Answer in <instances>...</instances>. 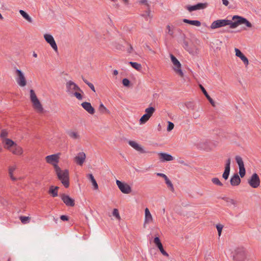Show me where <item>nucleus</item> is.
<instances>
[{"label":"nucleus","mask_w":261,"mask_h":261,"mask_svg":"<svg viewBox=\"0 0 261 261\" xmlns=\"http://www.w3.org/2000/svg\"><path fill=\"white\" fill-rule=\"evenodd\" d=\"M66 92L71 96H74L79 100H82L83 96L81 93H83L81 88L73 82L69 81L66 83Z\"/></svg>","instance_id":"f257e3e1"},{"label":"nucleus","mask_w":261,"mask_h":261,"mask_svg":"<svg viewBox=\"0 0 261 261\" xmlns=\"http://www.w3.org/2000/svg\"><path fill=\"white\" fill-rule=\"evenodd\" d=\"M30 99L33 110L38 114H42L45 112L43 105L37 97L35 91L33 89L30 91Z\"/></svg>","instance_id":"f03ea898"},{"label":"nucleus","mask_w":261,"mask_h":261,"mask_svg":"<svg viewBox=\"0 0 261 261\" xmlns=\"http://www.w3.org/2000/svg\"><path fill=\"white\" fill-rule=\"evenodd\" d=\"M58 179L65 188L69 186V171L67 169L62 170L60 167L55 170Z\"/></svg>","instance_id":"7ed1b4c3"},{"label":"nucleus","mask_w":261,"mask_h":261,"mask_svg":"<svg viewBox=\"0 0 261 261\" xmlns=\"http://www.w3.org/2000/svg\"><path fill=\"white\" fill-rule=\"evenodd\" d=\"M234 21L228 19H218L213 22L211 25V29H216L221 27L229 25L231 29H234Z\"/></svg>","instance_id":"20e7f679"},{"label":"nucleus","mask_w":261,"mask_h":261,"mask_svg":"<svg viewBox=\"0 0 261 261\" xmlns=\"http://www.w3.org/2000/svg\"><path fill=\"white\" fill-rule=\"evenodd\" d=\"M15 79L17 84L20 87H24L27 85V80L24 73L20 69L15 71Z\"/></svg>","instance_id":"39448f33"},{"label":"nucleus","mask_w":261,"mask_h":261,"mask_svg":"<svg viewBox=\"0 0 261 261\" xmlns=\"http://www.w3.org/2000/svg\"><path fill=\"white\" fill-rule=\"evenodd\" d=\"M60 156V153L53 154L46 156L45 160L47 164L52 165L55 170L60 167L58 166Z\"/></svg>","instance_id":"423d86ee"},{"label":"nucleus","mask_w":261,"mask_h":261,"mask_svg":"<svg viewBox=\"0 0 261 261\" xmlns=\"http://www.w3.org/2000/svg\"><path fill=\"white\" fill-rule=\"evenodd\" d=\"M232 20L234 21V29L237 28L239 25L244 24L247 27L251 28L252 27V24L246 18L234 15L232 17Z\"/></svg>","instance_id":"0eeeda50"},{"label":"nucleus","mask_w":261,"mask_h":261,"mask_svg":"<svg viewBox=\"0 0 261 261\" xmlns=\"http://www.w3.org/2000/svg\"><path fill=\"white\" fill-rule=\"evenodd\" d=\"M233 259L236 261H243L246 258V253L243 247L236 248L232 253Z\"/></svg>","instance_id":"6e6552de"},{"label":"nucleus","mask_w":261,"mask_h":261,"mask_svg":"<svg viewBox=\"0 0 261 261\" xmlns=\"http://www.w3.org/2000/svg\"><path fill=\"white\" fill-rule=\"evenodd\" d=\"M247 181L249 186L253 188H258L260 182L259 177L256 173L252 174L248 179Z\"/></svg>","instance_id":"1a4fd4ad"},{"label":"nucleus","mask_w":261,"mask_h":261,"mask_svg":"<svg viewBox=\"0 0 261 261\" xmlns=\"http://www.w3.org/2000/svg\"><path fill=\"white\" fill-rule=\"evenodd\" d=\"M116 185L119 190L124 194H129L132 192V188L129 185L125 182H121L119 180H116Z\"/></svg>","instance_id":"9d476101"},{"label":"nucleus","mask_w":261,"mask_h":261,"mask_svg":"<svg viewBox=\"0 0 261 261\" xmlns=\"http://www.w3.org/2000/svg\"><path fill=\"white\" fill-rule=\"evenodd\" d=\"M235 160L239 166V175L241 178H243L245 176V175L246 174V170H245V168L244 167V162L243 161V159L240 156L237 155L235 157Z\"/></svg>","instance_id":"9b49d317"},{"label":"nucleus","mask_w":261,"mask_h":261,"mask_svg":"<svg viewBox=\"0 0 261 261\" xmlns=\"http://www.w3.org/2000/svg\"><path fill=\"white\" fill-rule=\"evenodd\" d=\"M207 7V4L205 3H198L193 6H187L186 7V9L190 12L194 11L202 10L206 8Z\"/></svg>","instance_id":"f8f14e48"},{"label":"nucleus","mask_w":261,"mask_h":261,"mask_svg":"<svg viewBox=\"0 0 261 261\" xmlns=\"http://www.w3.org/2000/svg\"><path fill=\"white\" fill-rule=\"evenodd\" d=\"M44 38L45 41L50 44L53 49L55 51H58V46L52 35L48 34L44 35Z\"/></svg>","instance_id":"ddd939ff"},{"label":"nucleus","mask_w":261,"mask_h":261,"mask_svg":"<svg viewBox=\"0 0 261 261\" xmlns=\"http://www.w3.org/2000/svg\"><path fill=\"white\" fill-rule=\"evenodd\" d=\"M153 221V218L151 214L150 213L149 209L148 208H146L145 209V216L143 224L144 227H145L146 225L151 223Z\"/></svg>","instance_id":"4468645a"},{"label":"nucleus","mask_w":261,"mask_h":261,"mask_svg":"<svg viewBox=\"0 0 261 261\" xmlns=\"http://www.w3.org/2000/svg\"><path fill=\"white\" fill-rule=\"evenodd\" d=\"M86 154L84 152H79L74 158V162L79 165L82 166L85 161Z\"/></svg>","instance_id":"2eb2a0df"},{"label":"nucleus","mask_w":261,"mask_h":261,"mask_svg":"<svg viewBox=\"0 0 261 261\" xmlns=\"http://www.w3.org/2000/svg\"><path fill=\"white\" fill-rule=\"evenodd\" d=\"M10 151L16 155H22L23 153V148L17 144L15 143L13 147L10 150Z\"/></svg>","instance_id":"dca6fc26"},{"label":"nucleus","mask_w":261,"mask_h":261,"mask_svg":"<svg viewBox=\"0 0 261 261\" xmlns=\"http://www.w3.org/2000/svg\"><path fill=\"white\" fill-rule=\"evenodd\" d=\"M61 199L67 206H73L75 204L74 200L68 195L62 194L61 196Z\"/></svg>","instance_id":"f3484780"},{"label":"nucleus","mask_w":261,"mask_h":261,"mask_svg":"<svg viewBox=\"0 0 261 261\" xmlns=\"http://www.w3.org/2000/svg\"><path fill=\"white\" fill-rule=\"evenodd\" d=\"M128 143L132 147L140 153H144L146 152L143 148L137 142L129 140L128 141Z\"/></svg>","instance_id":"a211bd4d"},{"label":"nucleus","mask_w":261,"mask_h":261,"mask_svg":"<svg viewBox=\"0 0 261 261\" xmlns=\"http://www.w3.org/2000/svg\"><path fill=\"white\" fill-rule=\"evenodd\" d=\"M175 31V26L169 23L166 26L165 33L167 35L173 38L174 37Z\"/></svg>","instance_id":"6ab92c4d"},{"label":"nucleus","mask_w":261,"mask_h":261,"mask_svg":"<svg viewBox=\"0 0 261 261\" xmlns=\"http://www.w3.org/2000/svg\"><path fill=\"white\" fill-rule=\"evenodd\" d=\"M17 169V165L16 164H13L8 167V174L10 178L13 181H15L17 178L14 176V174L15 172Z\"/></svg>","instance_id":"aec40b11"},{"label":"nucleus","mask_w":261,"mask_h":261,"mask_svg":"<svg viewBox=\"0 0 261 261\" xmlns=\"http://www.w3.org/2000/svg\"><path fill=\"white\" fill-rule=\"evenodd\" d=\"M158 155L160 161L162 162L171 161L174 159V158L172 155L166 153L159 152L158 153Z\"/></svg>","instance_id":"412c9836"},{"label":"nucleus","mask_w":261,"mask_h":261,"mask_svg":"<svg viewBox=\"0 0 261 261\" xmlns=\"http://www.w3.org/2000/svg\"><path fill=\"white\" fill-rule=\"evenodd\" d=\"M2 143L4 144L5 148L9 151L16 143L13 140L8 138H5Z\"/></svg>","instance_id":"4be33fe9"},{"label":"nucleus","mask_w":261,"mask_h":261,"mask_svg":"<svg viewBox=\"0 0 261 261\" xmlns=\"http://www.w3.org/2000/svg\"><path fill=\"white\" fill-rule=\"evenodd\" d=\"M230 182L232 186H237L240 184L241 179L239 175L236 173L230 178Z\"/></svg>","instance_id":"5701e85b"},{"label":"nucleus","mask_w":261,"mask_h":261,"mask_svg":"<svg viewBox=\"0 0 261 261\" xmlns=\"http://www.w3.org/2000/svg\"><path fill=\"white\" fill-rule=\"evenodd\" d=\"M81 105L82 107L89 114H93L95 113V110L90 102H84Z\"/></svg>","instance_id":"b1692460"},{"label":"nucleus","mask_w":261,"mask_h":261,"mask_svg":"<svg viewBox=\"0 0 261 261\" xmlns=\"http://www.w3.org/2000/svg\"><path fill=\"white\" fill-rule=\"evenodd\" d=\"M223 199L226 202L227 206L229 207L232 206L233 208L237 207L238 203L234 199L228 197L224 198Z\"/></svg>","instance_id":"393cba45"},{"label":"nucleus","mask_w":261,"mask_h":261,"mask_svg":"<svg viewBox=\"0 0 261 261\" xmlns=\"http://www.w3.org/2000/svg\"><path fill=\"white\" fill-rule=\"evenodd\" d=\"M67 134L72 139L80 140L81 139L80 134L76 131L69 130L67 132Z\"/></svg>","instance_id":"a878e982"},{"label":"nucleus","mask_w":261,"mask_h":261,"mask_svg":"<svg viewBox=\"0 0 261 261\" xmlns=\"http://www.w3.org/2000/svg\"><path fill=\"white\" fill-rule=\"evenodd\" d=\"M172 69L180 77H183L184 74L181 70V65H173Z\"/></svg>","instance_id":"bb28decb"},{"label":"nucleus","mask_w":261,"mask_h":261,"mask_svg":"<svg viewBox=\"0 0 261 261\" xmlns=\"http://www.w3.org/2000/svg\"><path fill=\"white\" fill-rule=\"evenodd\" d=\"M20 15L25 19L28 22L33 23V18L24 11L22 10H20L19 11Z\"/></svg>","instance_id":"cd10ccee"},{"label":"nucleus","mask_w":261,"mask_h":261,"mask_svg":"<svg viewBox=\"0 0 261 261\" xmlns=\"http://www.w3.org/2000/svg\"><path fill=\"white\" fill-rule=\"evenodd\" d=\"M183 21L185 23L190 24L191 25H195L196 27H200L201 25V22L199 20H191L187 19H184Z\"/></svg>","instance_id":"c85d7f7f"},{"label":"nucleus","mask_w":261,"mask_h":261,"mask_svg":"<svg viewBox=\"0 0 261 261\" xmlns=\"http://www.w3.org/2000/svg\"><path fill=\"white\" fill-rule=\"evenodd\" d=\"M58 187H54L53 186H51L49 188L48 193L49 194H51L53 197H56L58 196Z\"/></svg>","instance_id":"c756f323"},{"label":"nucleus","mask_w":261,"mask_h":261,"mask_svg":"<svg viewBox=\"0 0 261 261\" xmlns=\"http://www.w3.org/2000/svg\"><path fill=\"white\" fill-rule=\"evenodd\" d=\"M19 219L21 221V222L23 224H27L30 222L31 220V217L29 216H21L19 217Z\"/></svg>","instance_id":"7c9ffc66"},{"label":"nucleus","mask_w":261,"mask_h":261,"mask_svg":"<svg viewBox=\"0 0 261 261\" xmlns=\"http://www.w3.org/2000/svg\"><path fill=\"white\" fill-rule=\"evenodd\" d=\"M187 50L188 51L190 54H192V55H195L198 53V48L194 45H193L191 46H190L189 48H187Z\"/></svg>","instance_id":"2f4dec72"},{"label":"nucleus","mask_w":261,"mask_h":261,"mask_svg":"<svg viewBox=\"0 0 261 261\" xmlns=\"http://www.w3.org/2000/svg\"><path fill=\"white\" fill-rule=\"evenodd\" d=\"M98 110L101 114H109L110 111L107 109L103 103H100L98 108Z\"/></svg>","instance_id":"473e14b6"},{"label":"nucleus","mask_w":261,"mask_h":261,"mask_svg":"<svg viewBox=\"0 0 261 261\" xmlns=\"http://www.w3.org/2000/svg\"><path fill=\"white\" fill-rule=\"evenodd\" d=\"M88 177L89 179L91 180L94 188L95 190L98 189V185L96 182V180L94 179V177L93 176V175L91 174H89L88 175Z\"/></svg>","instance_id":"72a5a7b5"},{"label":"nucleus","mask_w":261,"mask_h":261,"mask_svg":"<svg viewBox=\"0 0 261 261\" xmlns=\"http://www.w3.org/2000/svg\"><path fill=\"white\" fill-rule=\"evenodd\" d=\"M155 111V109L154 108L152 107H148L145 110V114L147 116H149V117H151Z\"/></svg>","instance_id":"f704fd0d"},{"label":"nucleus","mask_w":261,"mask_h":261,"mask_svg":"<svg viewBox=\"0 0 261 261\" xmlns=\"http://www.w3.org/2000/svg\"><path fill=\"white\" fill-rule=\"evenodd\" d=\"M149 116H147L145 114H144L140 119L139 122L140 124H145L150 118Z\"/></svg>","instance_id":"c9c22d12"},{"label":"nucleus","mask_w":261,"mask_h":261,"mask_svg":"<svg viewBox=\"0 0 261 261\" xmlns=\"http://www.w3.org/2000/svg\"><path fill=\"white\" fill-rule=\"evenodd\" d=\"M170 57L173 65H181L179 61L172 54H170Z\"/></svg>","instance_id":"e433bc0d"},{"label":"nucleus","mask_w":261,"mask_h":261,"mask_svg":"<svg viewBox=\"0 0 261 261\" xmlns=\"http://www.w3.org/2000/svg\"><path fill=\"white\" fill-rule=\"evenodd\" d=\"M170 57L173 65H181L179 61L172 54H170Z\"/></svg>","instance_id":"4c0bfd02"},{"label":"nucleus","mask_w":261,"mask_h":261,"mask_svg":"<svg viewBox=\"0 0 261 261\" xmlns=\"http://www.w3.org/2000/svg\"><path fill=\"white\" fill-rule=\"evenodd\" d=\"M129 64L134 68L138 71H140L142 69V66L140 64L133 62H130Z\"/></svg>","instance_id":"58836bf2"},{"label":"nucleus","mask_w":261,"mask_h":261,"mask_svg":"<svg viewBox=\"0 0 261 261\" xmlns=\"http://www.w3.org/2000/svg\"><path fill=\"white\" fill-rule=\"evenodd\" d=\"M165 182H166L167 187L170 189V190L172 192H173L174 190L173 185L168 178L165 180Z\"/></svg>","instance_id":"ea45409f"},{"label":"nucleus","mask_w":261,"mask_h":261,"mask_svg":"<svg viewBox=\"0 0 261 261\" xmlns=\"http://www.w3.org/2000/svg\"><path fill=\"white\" fill-rule=\"evenodd\" d=\"M230 169L225 168L224 171L222 174V177L225 179L227 180L228 178Z\"/></svg>","instance_id":"a19ab883"},{"label":"nucleus","mask_w":261,"mask_h":261,"mask_svg":"<svg viewBox=\"0 0 261 261\" xmlns=\"http://www.w3.org/2000/svg\"><path fill=\"white\" fill-rule=\"evenodd\" d=\"M212 182L217 186H222L223 184L220 181V180L217 177H214L212 179Z\"/></svg>","instance_id":"79ce46f5"},{"label":"nucleus","mask_w":261,"mask_h":261,"mask_svg":"<svg viewBox=\"0 0 261 261\" xmlns=\"http://www.w3.org/2000/svg\"><path fill=\"white\" fill-rule=\"evenodd\" d=\"M8 136V132L5 129H3L1 131V135H0V137L2 139V141L3 142V140L5 139V138H7Z\"/></svg>","instance_id":"37998d69"},{"label":"nucleus","mask_w":261,"mask_h":261,"mask_svg":"<svg viewBox=\"0 0 261 261\" xmlns=\"http://www.w3.org/2000/svg\"><path fill=\"white\" fill-rule=\"evenodd\" d=\"M113 215L118 220L121 219L118 209L114 208L113 211Z\"/></svg>","instance_id":"c03bdc74"},{"label":"nucleus","mask_w":261,"mask_h":261,"mask_svg":"<svg viewBox=\"0 0 261 261\" xmlns=\"http://www.w3.org/2000/svg\"><path fill=\"white\" fill-rule=\"evenodd\" d=\"M159 249L162 254L166 256H168V254L164 250L162 244H161L157 246Z\"/></svg>","instance_id":"a18cd8bd"},{"label":"nucleus","mask_w":261,"mask_h":261,"mask_svg":"<svg viewBox=\"0 0 261 261\" xmlns=\"http://www.w3.org/2000/svg\"><path fill=\"white\" fill-rule=\"evenodd\" d=\"M83 81L93 91L95 92L94 86L92 83L89 82L87 80L84 79H83Z\"/></svg>","instance_id":"49530a36"},{"label":"nucleus","mask_w":261,"mask_h":261,"mask_svg":"<svg viewBox=\"0 0 261 261\" xmlns=\"http://www.w3.org/2000/svg\"><path fill=\"white\" fill-rule=\"evenodd\" d=\"M240 59L242 60V61L246 66H247L248 65V60L244 55L240 57Z\"/></svg>","instance_id":"de8ad7c7"},{"label":"nucleus","mask_w":261,"mask_h":261,"mask_svg":"<svg viewBox=\"0 0 261 261\" xmlns=\"http://www.w3.org/2000/svg\"><path fill=\"white\" fill-rule=\"evenodd\" d=\"M168 125L167 130L168 132H170L171 130H172L173 129L174 125L172 122H171L170 121H168Z\"/></svg>","instance_id":"09e8293b"},{"label":"nucleus","mask_w":261,"mask_h":261,"mask_svg":"<svg viewBox=\"0 0 261 261\" xmlns=\"http://www.w3.org/2000/svg\"><path fill=\"white\" fill-rule=\"evenodd\" d=\"M223 225H221V224H218L216 226V228L217 229V230H218V235L219 236H221V232H222V229H223Z\"/></svg>","instance_id":"8fccbe9b"},{"label":"nucleus","mask_w":261,"mask_h":261,"mask_svg":"<svg viewBox=\"0 0 261 261\" xmlns=\"http://www.w3.org/2000/svg\"><path fill=\"white\" fill-rule=\"evenodd\" d=\"M230 163H231V159L228 158L226 161V164L225 165V168H227L230 169Z\"/></svg>","instance_id":"3c124183"},{"label":"nucleus","mask_w":261,"mask_h":261,"mask_svg":"<svg viewBox=\"0 0 261 261\" xmlns=\"http://www.w3.org/2000/svg\"><path fill=\"white\" fill-rule=\"evenodd\" d=\"M122 84L124 86L128 87L129 86L130 82L127 79H124L122 80Z\"/></svg>","instance_id":"603ef678"},{"label":"nucleus","mask_w":261,"mask_h":261,"mask_svg":"<svg viewBox=\"0 0 261 261\" xmlns=\"http://www.w3.org/2000/svg\"><path fill=\"white\" fill-rule=\"evenodd\" d=\"M234 50L236 53V56L239 57L240 58L242 55H243L242 53L239 49L236 48Z\"/></svg>","instance_id":"864d4df0"},{"label":"nucleus","mask_w":261,"mask_h":261,"mask_svg":"<svg viewBox=\"0 0 261 261\" xmlns=\"http://www.w3.org/2000/svg\"><path fill=\"white\" fill-rule=\"evenodd\" d=\"M144 16L147 19L148 18H151L152 16L151 15V11L150 10H148L144 14Z\"/></svg>","instance_id":"5fc2aeb1"},{"label":"nucleus","mask_w":261,"mask_h":261,"mask_svg":"<svg viewBox=\"0 0 261 261\" xmlns=\"http://www.w3.org/2000/svg\"><path fill=\"white\" fill-rule=\"evenodd\" d=\"M154 243L156 245V246L162 244V243L160 240V239L158 237H155L154 239Z\"/></svg>","instance_id":"6e6d98bb"},{"label":"nucleus","mask_w":261,"mask_h":261,"mask_svg":"<svg viewBox=\"0 0 261 261\" xmlns=\"http://www.w3.org/2000/svg\"><path fill=\"white\" fill-rule=\"evenodd\" d=\"M200 88L201 90V91H202L203 93L204 94V95L205 96V97H207V96L208 95V93H207L206 91L205 90V89L204 88V87L201 85H200Z\"/></svg>","instance_id":"4d7b16f0"},{"label":"nucleus","mask_w":261,"mask_h":261,"mask_svg":"<svg viewBox=\"0 0 261 261\" xmlns=\"http://www.w3.org/2000/svg\"><path fill=\"white\" fill-rule=\"evenodd\" d=\"M156 175L159 176L163 177L165 179V180L168 178V177L165 174L163 173H157Z\"/></svg>","instance_id":"13d9d810"},{"label":"nucleus","mask_w":261,"mask_h":261,"mask_svg":"<svg viewBox=\"0 0 261 261\" xmlns=\"http://www.w3.org/2000/svg\"><path fill=\"white\" fill-rule=\"evenodd\" d=\"M207 98V99L208 100V101H210V102L211 103V105L213 106H215V102L214 101H213V100L212 99V98L209 96V95L207 96V97H206Z\"/></svg>","instance_id":"bf43d9fd"},{"label":"nucleus","mask_w":261,"mask_h":261,"mask_svg":"<svg viewBox=\"0 0 261 261\" xmlns=\"http://www.w3.org/2000/svg\"><path fill=\"white\" fill-rule=\"evenodd\" d=\"M60 218L63 221H67L68 220V217L65 215H62Z\"/></svg>","instance_id":"052dcab7"},{"label":"nucleus","mask_w":261,"mask_h":261,"mask_svg":"<svg viewBox=\"0 0 261 261\" xmlns=\"http://www.w3.org/2000/svg\"><path fill=\"white\" fill-rule=\"evenodd\" d=\"M223 4L225 6H227L229 4V2L227 0H222Z\"/></svg>","instance_id":"680f3d73"},{"label":"nucleus","mask_w":261,"mask_h":261,"mask_svg":"<svg viewBox=\"0 0 261 261\" xmlns=\"http://www.w3.org/2000/svg\"><path fill=\"white\" fill-rule=\"evenodd\" d=\"M184 48H185L186 50H187V48H189V47H190V46H189V45H188V43H187L186 41L184 42Z\"/></svg>","instance_id":"e2e57ef3"},{"label":"nucleus","mask_w":261,"mask_h":261,"mask_svg":"<svg viewBox=\"0 0 261 261\" xmlns=\"http://www.w3.org/2000/svg\"><path fill=\"white\" fill-rule=\"evenodd\" d=\"M124 5H127L129 3V0H121Z\"/></svg>","instance_id":"0e129e2a"},{"label":"nucleus","mask_w":261,"mask_h":261,"mask_svg":"<svg viewBox=\"0 0 261 261\" xmlns=\"http://www.w3.org/2000/svg\"><path fill=\"white\" fill-rule=\"evenodd\" d=\"M118 74V71L117 70H114L113 71V74L114 75H117Z\"/></svg>","instance_id":"69168bd1"},{"label":"nucleus","mask_w":261,"mask_h":261,"mask_svg":"<svg viewBox=\"0 0 261 261\" xmlns=\"http://www.w3.org/2000/svg\"><path fill=\"white\" fill-rule=\"evenodd\" d=\"M33 56L35 58H37V54L36 53H35V52L33 53Z\"/></svg>","instance_id":"338daca9"},{"label":"nucleus","mask_w":261,"mask_h":261,"mask_svg":"<svg viewBox=\"0 0 261 261\" xmlns=\"http://www.w3.org/2000/svg\"><path fill=\"white\" fill-rule=\"evenodd\" d=\"M140 3L142 4H145L146 3V0H140Z\"/></svg>","instance_id":"774afa93"}]
</instances>
